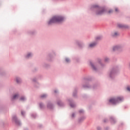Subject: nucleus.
Listing matches in <instances>:
<instances>
[{
	"label": "nucleus",
	"instance_id": "nucleus-20",
	"mask_svg": "<svg viewBox=\"0 0 130 130\" xmlns=\"http://www.w3.org/2000/svg\"><path fill=\"white\" fill-rule=\"evenodd\" d=\"M112 10H110V11H109V12H108V13H109V14H111V13H112Z\"/></svg>",
	"mask_w": 130,
	"mask_h": 130
},
{
	"label": "nucleus",
	"instance_id": "nucleus-23",
	"mask_svg": "<svg viewBox=\"0 0 130 130\" xmlns=\"http://www.w3.org/2000/svg\"><path fill=\"white\" fill-rule=\"evenodd\" d=\"M96 39H100V37H98L96 38Z\"/></svg>",
	"mask_w": 130,
	"mask_h": 130
},
{
	"label": "nucleus",
	"instance_id": "nucleus-10",
	"mask_svg": "<svg viewBox=\"0 0 130 130\" xmlns=\"http://www.w3.org/2000/svg\"><path fill=\"white\" fill-rule=\"evenodd\" d=\"M118 27H119L120 28H123V27H124V25H122L121 24H119Z\"/></svg>",
	"mask_w": 130,
	"mask_h": 130
},
{
	"label": "nucleus",
	"instance_id": "nucleus-12",
	"mask_svg": "<svg viewBox=\"0 0 130 130\" xmlns=\"http://www.w3.org/2000/svg\"><path fill=\"white\" fill-rule=\"evenodd\" d=\"M45 97H46V94H43L41 95L42 98H45Z\"/></svg>",
	"mask_w": 130,
	"mask_h": 130
},
{
	"label": "nucleus",
	"instance_id": "nucleus-5",
	"mask_svg": "<svg viewBox=\"0 0 130 130\" xmlns=\"http://www.w3.org/2000/svg\"><path fill=\"white\" fill-rule=\"evenodd\" d=\"M19 97V95L18 94H15L13 97V99H18V98Z\"/></svg>",
	"mask_w": 130,
	"mask_h": 130
},
{
	"label": "nucleus",
	"instance_id": "nucleus-13",
	"mask_svg": "<svg viewBox=\"0 0 130 130\" xmlns=\"http://www.w3.org/2000/svg\"><path fill=\"white\" fill-rule=\"evenodd\" d=\"M66 61H67V62H69V61H70V59L67 58L66 59Z\"/></svg>",
	"mask_w": 130,
	"mask_h": 130
},
{
	"label": "nucleus",
	"instance_id": "nucleus-9",
	"mask_svg": "<svg viewBox=\"0 0 130 130\" xmlns=\"http://www.w3.org/2000/svg\"><path fill=\"white\" fill-rule=\"evenodd\" d=\"M16 82L17 83H20V82H21V79H20V78H17Z\"/></svg>",
	"mask_w": 130,
	"mask_h": 130
},
{
	"label": "nucleus",
	"instance_id": "nucleus-21",
	"mask_svg": "<svg viewBox=\"0 0 130 130\" xmlns=\"http://www.w3.org/2000/svg\"><path fill=\"white\" fill-rule=\"evenodd\" d=\"M109 59H108V58H105V61H107V60H108Z\"/></svg>",
	"mask_w": 130,
	"mask_h": 130
},
{
	"label": "nucleus",
	"instance_id": "nucleus-4",
	"mask_svg": "<svg viewBox=\"0 0 130 130\" xmlns=\"http://www.w3.org/2000/svg\"><path fill=\"white\" fill-rule=\"evenodd\" d=\"M96 45V43H93L89 44V47H94Z\"/></svg>",
	"mask_w": 130,
	"mask_h": 130
},
{
	"label": "nucleus",
	"instance_id": "nucleus-14",
	"mask_svg": "<svg viewBox=\"0 0 130 130\" xmlns=\"http://www.w3.org/2000/svg\"><path fill=\"white\" fill-rule=\"evenodd\" d=\"M91 67L93 70H96V68H95V66H94V65H93V64H91Z\"/></svg>",
	"mask_w": 130,
	"mask_h": 130
},
{
	"label": "nucleus",
	"instance_id": "nucleus-27",
	"mask_svg": "<svg viewBox=\"0 0 130 130\" xmlns=\"http://www.w3.org/2000/svg\"><path fill=\"white\" fill-rule=\"evenodd\" d=\"M55 93H56V90H55Z\"/></svg>",
	"mask_w": 130,
	"mask_h": 130
},
{
	"label": "nucleus",
	"instance_id": "nucleus-19",
	"mask_svg": "<svg viewBox=\"0 0 130 130\" xmlns=\"http://www.w3.org/2000/svg\"><path fill=\"white\" fill-rule=\"evenodd\" d=\"M70 106H71V107H75V105L71 104Z\"/></svg>",
	"mask_w": 130,
	"mask_h": 130
},
{
	"label": "nucleus",
	"instance_id": "nucleus-28",
	"mask_svg": "<svg viewBox=\"0 0 130 130\" xmlns=\"http://www.w3.org/2000/svg\"><path fill=\"white\" fill-rule=\"evenodd\" d=\"M40 105L41 107H41V104H40Z\"/></svg>",
	"mask_w": 130,
	"mask_h": 130
},
{
	"label": "nucleus",
	"instance_id": "nucleus-6",
	"mask_svg": "<svg viewBox=\"0 0 130 130\" xmlns=\"http://www.w3.org/2000/svg\"><path fill=\"white\" fill-rule=\"evenodd\" d=\"M119 48V47L116 46L113 48V50L115 51V50H117V49H118Z\"/></svg>",
	"mask_w": 130,
	"mask_h": 130
},
{
	"label": "nucleus",
	"instance_id": "nucleus-16",
	"mask_svg": "<svg viewBox=\"0 0 130 130\" xmlns=\"http://www.w3.org/2000/svg\"><path fill=\"white\" fill-rule=\"evenodd\" d=\"M80 113H83L84 112V111L83 110H81L79 111Z\"/></svg>",
	"mask_w": 130,
	"mask_h": 130
},
{
	"label": "nucleus",
	"instance_id": "nucleus-26",
	"mask_svg": "<svg viewBox=\"0 0 130 130\" xmlns=\"http://www.w3.org/2000/svg\"><path fill=\"white\" fill-rule=\"evenodd\" d=\"M97 7H98V6H94V8H96Z\"/></svg>",
	"mask_w": 130,
	"mask_h": 130
},
{
	"label": "nucleus",
	"instance_id": "nucleus-25",
	"mask_svg": "<svg viewBox=\"0 0 130 130\" xmlns=\"http://www.w3.org/2000/svg\"><path fill=\"white\" fill-rule=\"evenodd\" d=\"M58 105H60V104H59V103H58Z\"/></svg>",
	"mask_w": 130,
	"mask_h": 130
},
{
	"label": "nucleus",
	"instance_id": "nucleus-1",
	"mask_svg": "<svg viewBox=\"0 0 130 130\" xmlns=\"http://www.w3.org/2000/svg\"><path fill=\"white\" fill-rule=\"evenodd\" d=\"M63 20V17L61 16H54L48 22L49 25H51L54 23H57V22H61Z\"/></svg>",
	"mask_w": 130,
	"mask_h": 130
},
{
	"label": "nucleus",
	"instance_id": "nucleus-24",
	"mask_svg": "<svg viewBox=\"0 0 130 130\" xmlns=\"http://www.w3.org/2000/svg\"><path fill=\"white\" fill-rule=\"evenodd\" d=\"M74 115H75V114H72V117H74Z\"/></svg>",
	"mask_w": 130,
	"mask_h": 130
},
{
	"label": "nucleus",
	"instance_id": "nucleus-11",
	"mask_svg": "<svg viewBox=\"0 0 130 130\" xmlns=\"http://www.w3.org/2000/svg\"><path fill=\"white\" fill-rule=\"evenodd\" d=\"M31 55H32V54L31 53H28L26 57H30Z\"/></svg>",
	"mask_w": 130,
	"mask_h": 130
},
{
	"label": "nucleus",
	"instance_id": "nucleus-2",
	"mask_svg": "<svg viewBox=\"0 0 130 130\" xmlns=\"http://www.w3.org/2000/svg\"><path fill=\"white\" fill-rule=\"evenodd\" d=\"M123 100V98L119 96L116 99L112 98L109 100V102L112 103V104H116V103H118V102H120V101H122Z\"/></svg>",
	"mask_w": 130,
	"mask_h": 130
},
{
	"label": "nucleus",
	"instance_id": "nucleus-17",
	"mask_svg": "<svg viewBox=\"0 0 130 130\" xmlns=\"http://www.w3.org/2000/svg\"><path fill=\"white\" fill-rule=\"evenodd\" d=\"M127 90L128 91H129V92H130V87H129V86H128V87H127Z\"/></svg>",
	"mask_w": 130,
	"mask_h": 130
},
{
	"label": "nucleus",
	"instance_id": "nucleus-15",
	"mask_svg": "<svg viewBox=\"0 0 130 130\" xmlns=\"http://www.w3.org/2000/svg\"><path fill=\"white\" fill-rule=\"evenodd\" d=\"M48 107L49 108H51V107H52V105H48Z\"/></svg>",
	"mask_w": 130,
	"mask_h": 130
},
{
	"label": "nucleus",
	"instance_id": "nucleus-7",
	"mask_svg": "<svg viewBox=\"0 0 130 130\" xmlns=\"http://www.w3.org/2000/svg\"><path fill=\"white\" fill-rule=\"evenodd\" d=\"M118 35H119V34H118V32H114L113 36L114 37H115L117 36Z\"/></svg>",
	"mask_w": 130,
	"mask_h": 130
},
{
	"label": "nucleus",
	"instance_id": "nucleus-18",
	"mask_svg": "<svg viewBox=\"0 0 130 130\" xmlns=\"http://www.w3.org/2000/svg\"><path fill=\"white\" fill-rule=\"evenodd\" d=\"M115 10V12H118V9L117 8H116Z\"/></svg>",
	"mask_w": 130,
	"mask_h": 130
},
{
	"label": "nucleus",
	"instance_id": "nucleus-3",
	"mask_svg": "<svg viewBox=\"0 0 130 130\" xmlns=\"http://www.w3.org/2000/svg\"><path fill=\"white\" fill-rule=\"evenodd\" d=\"M105 10L104 9H103L102 10H101L99 12H96V15H102V14H103V13H104Z\"/></svg>",
	"mask_w": 130,
	"mask_h": 130
},
{
	"label": "nucleus",
	"instance_id": "nucleus-22",
	"mask_svg": "<svg viewBox=\"0 0 130 130\" xmlns=\"http://www.w3.org/2000/svg\"><path fill=\"white\" fill-rule=\"evenodd\" d=\"M21 114H22V115H24V112L22 111V112H21Z\"/></svg>",
	"mask_w": 130,
	"mask_h": 130
},
{
	"label": "nucleus",
	"instance_id": "nucleus-8",
	"mask_svg": "<svg viewBox=\"0 0 130 130\" xmlns=\"http://www.w3.org/2000/svg\"><path fill=\"white\" fill-rule=\"evenodd\" d=\"M20 100L21 101H24V100H26V99L24 96H22L20 98Z\"/></svg>",
	"mask_w": 130,
	"mask_h": 130
}]
</instances>
